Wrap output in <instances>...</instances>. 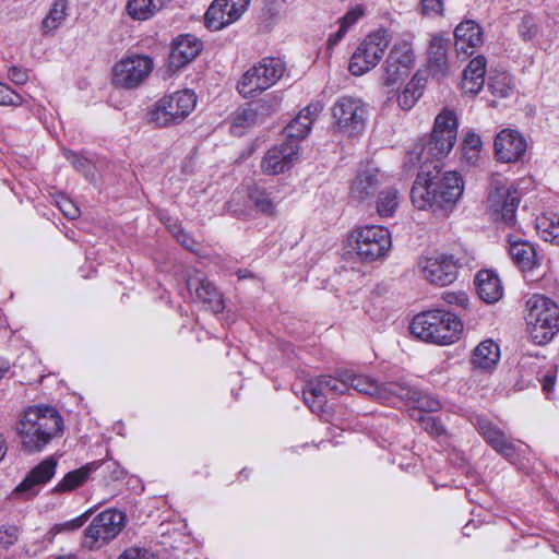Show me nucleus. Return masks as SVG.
Listing matches in <instances>:
<instances>
[{"instance_id":"f257e3e1","label":"nucleus","mask_w":559,"mask_h":559,"mask_svg":"<svg viewBox=\"0 0 559 559\" xmlns=\"http://www.w3.org/2000/svg\"><path fill=\"white\" fill-rule=\"evenodd\" d=\"M463 190V179L456 171L442 173L440 162L424 163L411 190V198L419 210H436L454 204Z\"/></svg>"},{"instance_id":"f03ea898","label":"nucleus","mask_w":559,"mask_h":559,"mask_svg":"<svg viewBox=\"0 0 559 559\" xmlns=\"http://www.w3.org/2000/svg\"><path fill=\"white\" fill-rule=\"evenodd\" d=\"M457 127L455 112L443 109L435 119L429 139L415 144L407 153L408 163L413 165L431 164L447 156L456 142Z\"/></svg>"},{"instance_id":"7ed1b4c3","label":"nucleus","mask_w":559,"mask_h":559,"mask_svg":"<svg viewBox=\"0 0 559 559\" xmlns=\"http://www.w3.org/2000/svg\"><path fill=\"white\" fill-rule=\"evenodd\" d=\"M411 333L426 343L449 345L462 331L460 319L444 310H429L416 314L409 325Z\"/></svg>"},{"instance_id":"20e7f679","label":"nucleus","mask_w":559,"mask_h":559,"mask_svg":"<svg viewBox=\"0 0 559 559\" xmlns=\"http://www.w3.org/2000/svg\"><path fill=\"white\" fill-rule=\"evenodd\" d=\"M525 321L532 341L546 344L559 332V306L544 295H534L526 301Z\"/></svg>"},{"instance_id":"39448f33","label":"nucleus","mask_w":559,"mask_h":559,"mask_svg":"<svg viewBox=\"0 0 559 559\" xmlns=\"http://www.w3.org/2000/svg\"><path fill=\"white\" fill-rule=\"evenodd\" d=\"M286 71L280 58L265 57L249 68L237 83V91L245 98L254 97L275 85Z\"/></svg>"},{"instance_id":"423d86ee","label":"nucleus","mask_w":559,"mask_h":559,"mask_svg":"<svg viewBox=\"0 0 559 559\" xmlns=\"http://www.w3.org/2000/svg\"><path fill=\"white\" fill-rule=\"evenodd\" d=\"M392 34L386 28H378L368 34L350 57L348 69L353 75L359 76L373 69L382 59Z\"/></svg>"},{"instance_id":"0eeeda50","label":"nucleus","mask_w":559,"mask_h":559,"mask_svg":"<svg viewBox=\"0 0 559 559\" xmlns=\"http://www.w3.org/2000/svg\"><path fill=\"white\" fill-rule=\"evenodd\" d=\"M197 105V96L190 90L166 95L155 103L150 120L157 127H168L187 118Z\"/></svg>"},{"instance_id":"6e6552de","label":"nucleus","mask_w":559,"mask_h":559,"mask_svg":"<svg viewBox=\"0 0 559 559\" xmlns=\"http://www.w3.org/2000/svg\"><path fill=\"white\" fill-rule=\"evenodd\" d=\"M350 243L360 260L373 262L388 254L392 240L388 228L379 225H367L352 233Z\"/></svg>"},{"instance_id":"1a4fd4ad","label":"nucleus","mask_w":559,"mask_h":559,"mask_svg":"<svg viewBox=\"0 0 559 559\" xmlns=\"http://www.w3.org/2000/svg\"><path fill=\"white\" fill-rule=\"evenodd\" d=\"M521 194L512 183L497 180L492 183L487 197V211L495 222L512 227L516 223V211Z\"/></svg>"},{"instance_id":"9d476101","label":"nucleus","mask_w":559,"mask_h":559,"mask_svg":"<svg viewBox=\"0 0 559 559\" xmlns=\"http://www.w3.org/2000/svg\"><path fill=\"white\" fill-rule=\"evenodd\" d=\"M126 515L117 510H105L97 514L85 528L82 546L96 550L115 539L124 526Z\"/></svg>"},{"instance_id":"9b49d317","label":"nucleus","mask_w":559,"mask_h":559,"mask_svg":"<svg viewBox=\"0 0 559 559\" xmlns=\"http://www.w3.org/2000/svg\"><path fill=\"white\" fill-rule=\"evenodd\" d=\"M332 117L340 132L357 135L366 128L368 105L360 98L342 96L332 107Z\"/></svg>"},{"instance_id":"f8f14e48","label":"nucleus","mask_w":559,"mask_h":559,"mask_svg":"<svg viewBox=\"0 0 559 559\" xmlns=\"http://www.w3.org/2000/svg\"><path fill=\"white\" fill-rule=\"evenodd\" d=\"M153 67V60L148 56H127L114 66L112 84L126 90L135 88L148 78Z\"/></svg>"},{"instance_id":"ddd939ff","label":"nucleus","mask_w":559,"mask_h":559,"mask_svg":"<svg viewBox=\"0 0 559 559\" xmlns=\"http://www.w3.org/2000/svg\"><path fill=\"white\" fill-rule=\"evenodd\" d=\"M348 391L347 372L342 373V378L331 376H321L310 380L304 390L305 403L313 413L325 412L329 396H336Z\"/></svg>"},{"instance_id":"4468645a","label":"nucleus","mask_w":559,"mask_h":559,"mask_svg":"<svg viewBox=\"0 0 559 559\" xmlns=\"http://www.w3.org/2000/svg\"><path fill=\"white\" fill-rule=\"evenodd\" d=\"M417 266L423 278L432 285L448 286L457 277L459 264L451 254L421 255Z\"/></svg>"},{"instance_id":"2eb2a0df","label":"nucleus","mask_w":559,"mask_h":559,"mask_svg":"<svg viewBox=\"0 0 559 559\" xmlns=\"http://www.w3.org/2000/svg\"><path fill=\"white\" fill-rule=\"evenodd\" d=\"M414 60L412 43L406 39L396 41L384 62L383 84L392 86L403 80L408 74Z\"/></svg>"},{"instance_id":"dca6fc26","label":"nucleus","mask_w":559,"mask_h":559,"mask_svg":"<svg viewBox=\"0 0 559 559\" xmlns=\"http://www.w3.org/2000/svg\"><path fill=\"white\" fill-rule=\"evenodd\" d=\"M250 0H214L205 13V25L219 31L241 17Z\"/></svg>"},{"instance_id":"f3484780","label":"nucleus","mask_w":559,"mask_h":559,"mask_svg":"<svg viewBox=\"0 0 559 559\" xmlns=\"http://www.w3.org/2000/svg\"><path fill=\"white\" fill-rule=\"evenodd\" d=\"M527 142L516 130L503 129L495 138L493 150L497 160L516 163L525 154Z\"/></svg>"},{"instance_id":"a211bd4d","label":"nucleus","mask_w":559,"mask_h":559,"mask_svg":"<svg viewBox=\"0 0 559 559\" xmlns=\"http://www.w3.org/2000/svg\"><path fill=\"white\" fill-rule=\"evenodd\" d=\"M299 146L293 141L284 142L270 148L261 160L265 175H278L288 170L297 158Z\"/></svg>"},{"instance_id":"6ab92c4d","label":"nucleus","mask_w":559,"mask_h":559,"mask_svg":"<svg viewBox=\"0 0 559 559\" xmlns=\"http://www.w3.org/2000/svg\"><path fill=\"white\" fill-rule=\"evenodd\" d=\"M64 423L56 407L37 405V451L63 431Z\"/></svg>"},{"instance_id":"aec40b11","label":"nucleus","mask_w":559,"mask_h":559,"mask_svg":"<svg viewBox=\"0 0 559 559\" xmlns=\"http://www.w3.org/2000/svg\"><path fill=\"white\" fill-rule=\"evenodd\" d=\"M476 428L486 442L500 455L509 461L519 456V451L515 444L510 441L503 430H501L491 420L478 417L476 420Z\"/></svg>"},{"instance_id":"412c9836","label":"nucleus","mask_w":559,"mask_h":559,"mask_svg":"<svg viewBox=\"0 0 559 559\" xmlns=\"http://www.w3.org/2000/svg\"><path fill=\"white\" fill-rule=\"evenodd\" d=\"M348 390L369 395L381 402H393L394 393L399 388V382L378 383L370 377L347 372Z\"/></svg>"},{"instance_id":"4be33fe9","label":"nucleus","mask_w":559,"mask_h":559,"mask_svg":"<svg viewBox=\"0 0 559 559\" xmlns=\"http://www.w3.org/2000/svg\"><path fill=\"white\" fill-rule=\"evenodd\" d=\"M187 289L193 299L214 313L224 310V300L216 287L205 277H189Z\"/></svg>"},{"instance_id":"5701e85b","label":"nucleus","mask_w":559,"mask_h":559,"mask_svg":"<svg viewBox=\"0 0 559 559\" xmlns=\"http://www.w3.org/2000/svg\"><path fill=\"white\" fill-rule=\"evenodd\" d=\"M385 181V175L376 167L360 169L350 185V198L362 202L372 198Z\"/></svg>"},{"instance_id":"b1692460","label":"nucleus","mask_w":559,"mask_h":559,"mask_svg":"<svg viewBox=\"0 0 559 559\" xmlns=\"http://www.w3.org/2000/svg\"><path fill=\"white\" fill-rule=\"evenodd\" d=\"M455 48L459 53H473L484 43L481 26L473 20H464L454 29Z\"/></svg>"},{"instance_id":"393cba45","label":"nucleus","mask_w":559,"mask_h":559,"mask_svg":"<svg viewBox=\"0 0 559 559\" xmlns=\"http://www.w3.org/2000/svg\"><path fill=\"white\" fill-rule=\"evenodd\" d=\"M319 104H311L299 111V114L285 127L284 133L289 141L297 144L299 140L305 139L313 121L320 112Z\"/></svg>"},{"instance_id":"a878e982","label":"nucleus","mask_w":559,"mask_h":559,"mask_svg":"<svg viewBox=\"0 0 559 559\" xmlns=\"http://www.w3.org/2000/svg\"><path fill=\"white\" fill-rule=\"evenodd\" d=\"M201 41L192 35L179 36L170 51V64L175 68H182L191 62L201 51Z\"/></svg>"},{"instance_id":"bb28decb","label":"nucleus","mask_w":559,"mask_h":559,"mask_svg":"<svg viewBox=\"0 0 559 559\" xmlns=\"http://www.w3.org/2000/svg\"><path fill=\"white\" fill-rule=\"evenodd\" d=\"M487 60L478 55L473 58L463 71L461 88L465 94L476 95L485 84Z\"/></svg>"},{"instance_id":"cd10ccee","label":"nucleus","mask_w":559,"mask_h":559,"mask_svg":"<svg viewBox=\"0 0 559 559\" xmlns=\"http://www.w3.org/2000/svg\"><path fill=\"white\" fill-rule=\"evenodd\" d=\"M508 242L509 253L522 271H533L539 265L536 250L531 242L513 236L508 237Z\"/></svg>"},{"instance_id":"c85d7f7f","label":"nucleus","mask_w":559,"mask_h":559,"mask_svg":"<svg viewBox=\"0 0 559 559\" xmlns=\"http://www.w3.org/2000/svg\"><path fill=\"white\" fill-rule=\"evenodd\" d=\"M399 388L401 390H396V393H394V399L405 401L418 411L433 413L441 408L440 401L429 393L418 391L402 383H399Z\"/></svg>"},{"instance_id":"c756f323","label":"nucleus","mask_w":559,"mask_h":559,"mask_svg":"<svg viewBox=\"0 0 559 559\" xmlns=\"http://www.w3.org/2000/svg\"><path fill=\"white\" fill-rule=\"evenodd\" d=\"M476 290L481 300L487 304L499 301L503 295V287L499 276L490 270H480L475 277Z\"/></svg>"},{"instance_id":"7c9ffc66","label":"nucleus","mask_w":559,"mask_h":559,"mask_svg":"<svg viewBox=\"0 0 559 559\" xmlns=\"http://www.w3.org/2000/svg\"><path fill=\"white\" fill-rule=\"evenodd\" d=\"M450 44V38L445 37L444 35L437 34L432 36L428 46L427 56L429 67L433 71L440 72L442 74L445 73L448 68V51Z\"/></svg>"},{"instance_id":"2f4dec72","label":"nucleus","mask_w":559,"mask_h":559,"mask_svg":"<svg viewBox=\"0 0 559 559\" xmlns=\"http://www.w3.org/2000/svg\"><path fill=\"white\" fill-rule=\"evenodd\" d=\"M500 358V349L492 340L481 342L473 352L472 364L475 368L491 370Z\"/></svg>"},{"instance_id":"473e14b6","label":"nucleus","mask_w":559,"mask_h":559,"mask_svg":"<svg viewBox=\"0 0 559 559\" xmlns=\"http://www.w3.org/2000/svg\"><path fill=\"white\" fill-rule=\"evenodd\" d=\"M15 429L23 448L33 452L35 450V406H28L20 415Z\"/></svg>"},{"instance_id":"72a5a7b5","label":"nucleus","mask_w":559,"mask_h":559,"mask_svg":"<svg viewBox=\"0 0 559 559\" xmlns=\"http://www.w3.org/2000/svg\"><path fill=\"white\" fill-rule=\"evenodd\" d=\"M171 0H129L127 3L128 14L138 21H146L153 17Z\"/></svg>"},{"instance_id":"f704fd0d","label":"nucleus","mask_w":559,"mask_h":559,"mask_svg":"<svg viewBox=\"0 0 559 559\" xmlns=\"http://www.w3.org/2000/svg\"><path fill=\"white\" fill-rule=\"evenodd\" d=\"M94 469V464H86L85 466L67 473L63 478L52 488V492L63 493L81 487L86 483Z\"/></svg>"},{"instance_id":"c9c22d12","label":"nucleus","mask_w":559,"mask_h":559,"mask_svg":"<svg viewBox=\"0 0 559 559\" xmlns=\"http://www.w3.org/2000/svg\"><path fill=\"white\" fill-rule=\"evenodd\" d=\"M68 16V1L53 0L48 13L41 22V29L45 34L56 31L62 25Z\"/></svg>"},{"instance_id":"e433bc0d","label":"nucleus","mask_w":559,"mask_h":559,"mask_svg":"<svg viewBox=\"0 0 559 559\" xmlns=\"http://www.w3.org/2000/svg\"><path fill=\"white\" fill-rule=\"evenodd\" d=\"M536 230L547 242L559 246V215L545 214L536 218Z\"/></svg>"},{"instance_id":"4c0bfd02","label":"nucleus","mask_w":559,"mask_h":559,"mask_svg":"<svg viewBox=\"0 0 559 559\" xmlns=\"http://www.w3.org/2000/svg\"><path fill=\"white\" fill-rule=\"evenodd\" d=\"M400 203L399 190L394 187H386L379 191L377 198V213L381 217L394 215Z\"/></svg>"},{"instance_id":"58836bf2","label":"nucleus","mask_w":559,"mask_h":559,"mask_svg":"<svg viewBox=\"0 0 559 559\" xmlns=\"http://www.w3.org/2000/svg\"><path fill=\"white\" fill-rule=\"evenodd\" d=\"M264 103H258L255 107H245L239 109L234 117L231 131L240 134L238 128H249L260 121V112L264 110Z\"/></svg>"},{"instance_id":"ea45409f","label":"nucleus","mask_w":559,"mask_h":559,"mask_svg":"<svg viewBox=\"0 0 559 559\" xmlns=\"http://www.w3.org/2000/svg\"><path fill=\"white\" fill-rule=\"evenodd\" d=\"M418 420L420 421L421 428L428 435L437 439L442 447L450 445V435L439 418L426 414L420 415Z\"/></svg>"},{"instance_id":"a19ab883","label":"nucleus","mask_w":559,"mask_h":559,"mask_svg":"<svg viewBox=\"0 0 559 559\" xmlns=\"http://www.w3.org/2000/svg\"><path fill=\"white\" fill-rule=\"evenodd\" d=\"M424 86L420 79L414 75L397 95V104L403 110H411L423 95Z\"/></svg>"},{"instance_id":"79ce46f5","label":"nucleus","mask_w":559,"mask_h":559,"mask_svg":"<svg viewBox=\"0 0 559 559\" xmlns=\"http://www.w3.org/2000/svg\"><path fill=\"white\" fill-rule=\"evenodd\" d=\"M249 199L254 206L263 214L273 215L276 203L266 189L254 186L249 190Z\"/></svg>"},{"instance_id":"37998d69","label":"nucleus","mask_w":559,"mask_h":559,"mask_svg":"<svg viewBox=\"0 0 559 559\" xmlns=\"http://www.w3.org/2000/svg\"><path fill=\"white\" fill-rule=\"evenodd\" d=\"M59 457V455L53 454L37 464V486L46 485L53 478Z\"/></svg>"},{"instance_id":"c03bdc74","label":"nucleus","mask_w":559,"mask_h":559,"mask_svg":"<svg viewBox=\"0 0 559 559\" xmlns=\"http://www.w3.org/2000/svg\"><path fill=\"white\" fill-rule=\"evenodd\" d=\"M488 87L493 95L499 97H508L513 90L510 76L504 73L490 78Z\"/></svg>"},{"instance_id":"a18cd8bd","label":"nucleus","mask_w":559,"mask_h":559,"mask_svg":"<svg viewBox=\"0 0 559 559\" xmlns=\"http://www.w3.org/2000/svg\"><path fill=\"white\" fill-rule=\"evenodd\" d=\"M518 31L520 37L523 40H532L538 33V25L534 16H532L531 14H525L518 25Z\"/></svg>"},{"instance_id":"49530a36","label":"nucleus","mask_w":559,"mask_h":559,"mask_svg":"<svg viewBox=\"0 0 559 559\" xmlns=\"http://www.w3.org/2000/svg\"><path fill=\"white\" fill-rule=\"evenodd\" d=\"M63 155L76 170L81 171L85 176H87L92 171L93 164L88 158L70 150H66L63 152Z\"/></svg>"},{"instance_id":"de8ad7c7","label":"nucleus","mask_w":559,"mask_h":559,"mask_svg":"<svg viewBox=\"0 0 559 559\" xmlns=\"http://www.w3.org/2000/svg\"><path fill=\"white\" fill-rule=\"evenodd\" d=\"M117 559H158V556L151 548L132 546L124 549Z\"/></svg>"},{"instance_id":"09e8293b","label":"nucleus","mask_w":559,"mask_h":559,"mask_svg":"<svg viewBox=\"0 0 559 559\" xmlns=\"http://www.w3.org/2000/svg\"><path fill=\"white\" fill-rule=\"evenodd\" d=\"M35 487V467L31 468L24 480L16 486L14 495L22 498H32L33 488Z\"/></svg>"},{"instance_id":"8fccbe9b","label":"nucleus","mask_w":559,"mask_h":559,"mask_svg":"<svg viewBox=\"0 0 559 559\" xmlns=\"http://www.w3.org/2000/svg\"><path fill=\"white\" fill-rule=\"evenodd\" d=\"M20 532L14 525H2L0 527V548L8 549L19 539Z\"/></svg>"},{"instance_id":"3c124183","label":"nucleus","mask_w":559,"mask_h":559,"mask_svg":"<svg viewBox=\"0 0 559 559\" xmlns=\"http://www.w3.org/2000/svg\"><path fill=\"white\" fill-rule=\"evenodd\" d=\"M90 513H91L90 511H86L83 514H81L80 516H76L70 521H67V522L60 523V524H56L53 530L56 531V533L62 532V531H69V532L75 531L84 525V523L87 521V519L90 516Z\"/></svg>"},{"instance_id":"603ef678","label":"nucleus","mask_w":559,"mask_h":559,"mask_svg":"<svg viewBox=\"0 0 559 559\" xmlns=\"http://www.w3.org/2000/svg\"><path fill=\"white\" fill-rule=\"evenodd\" d=\"M21 102L22 97L17 93L0 82V105L17 106Z\"/></svg>"},{"instance_id":"864d4df0","label":"nucleus","mask_w":559,"mask_h":559,"mask_svg":"<svg viewBox=\"0 0 559 559\" xmlns=\"http://www.w3.org/2000/svg\"><path fill=\"white\" fill-rule=\"evenodd\" d=\"M365 14V10L362 5L358 4L354 8H352L349 11L346 12V14L340 19L338 23L342 26H346L347 29H349L354 24L357 23V21L362 17Z\"/></svg>"},{"instance_id":"5fc2aeb1","label":"nucleus","mask_w":559,"mask_h":559,"mask_svg":"<svg viewBox=\"0 0 559 559\" xmlns=\"http://www.w3.org/2000/svg\"><path fill=\"white\" fill-rule=\"evenodd\" d=\"M57 206L68 218L74 219L80 215L79 207L68 198L61 197L56 201Z\"/></svg>"},{"instance_id":"6e6d98bb","label":"nucleus","mask_w":559,"mask_h":559,"mask_svg":"<svg viewBox=\"0 0 559 559\" xmlns=\"http://www.w3.org/2000/svg\"><path fill=\"white\" fill-rule=\"evenodd\" d=\"M443 300L449 305H455L463 309H466L469 304L468 296L464 292L445 293L443 294Z\"/></svg>"},{"instance_id":"4d7b16f0","label":"nucleus","mask_w":559,"mask_h":559,"mask_svg":"<svg viewBox=\"0 0 559 559\" xmlns=\"http://www.w3.org/2000/svg\"><path fill=\"white\" fill-rule=\"evenodd\" d=\"M421 11L426 15H438L443 11L442 0H421Z\"/></svg>"},{"instance_id":"13d9d810","label":"nucleus","mask_w":559,"mask_h":559,"mask_svg":"<svg viewBox=\"0 0 559 559\" xmlns=\"http://www.w3.org/2000/svg\"><path fill=\"white\" fill-rule=\"evenodd\" d=\"M8 76L14 84L17 85H22L26 83L28 80L27 71L16 66H12L9 68Z\"/></svg>"},{"instance_id":"bf43d9fd","label":"nucleus","mask_w":559,"mask_h":559,"mask_svg":"<svg viewBox=\"0 0 559 559\" xmlns=\"http://www.w3.org/2000/svg\"><path fill=\"white\" fill-rule=\"evenodd\" d=\"M481 145V139L477 133H475L474 131H467L465 133L462 142V146L464 148L476 150L480 152Z\"/></svg>"},{"instance_id":"052dcab7","label":"nucleus","mask_w":559,"mask_h":559,"mask_svg":"<svg viewBox=\"0 0 559 559\" xmlns=\"http://www.w3.org/2000/svg\"><path fill=\"white\" fill-rule=\"evenodd\" d=\"M171 233L175 235L177 240L187 249L193 250L194 241L176 224L174 226H169Z\"/></svg>"},{"instance_id":"680f3d73","label":"nucleus","mask_w":559,"mask_h":559,"mask_svg":"<svg viewBox=\"0 0 559 559\" xmlns=\"http://www.w3.org/2000/svg\"><path fill=\"white\" fill-rule=\"evenodd\" d=\"M556 382V374L555 372H547L544 374L540 379L543 391L546 393V395L550 399V395L554 391Z\"/></svg>"},{"instance_id":"e2e57ef3","label":"nucleus","mask_w":559,"mask_h":559,"mask_svg":"<svg viewBox=\"0 0 559 559\" xmlns=\"http://www.w3.org/2000/svg\"><path fill=\"white\" fill-rule=\"evenodd\" d=\"M347 32H348V29L346 28V26H342L340 24L338 29L335 33H331L329 35V38H328L329 48L336 46L344 38V36L346 35Z\"/></svg>"},{"instance_id":"0e129e2a","label":"nucleus","mask_w":559,"mask_h":559,"mask_svg":"<svg viewBox=\"0 0 559 559\" xmlns=\"http://www.w3.org/2000/svg\"><path fill=\"white\" fill-rule=\"evenodd\" d=\"M479 151L468 150L462 146V159L471 166H475L479 159Z\"/></svg>"},{"instance_id":"69168bd1","label":"nucleus","mask_w":559,"mask_h":559,"mask_svg":"<svg viewBox=\"0 0 559 559\" xmlns=\"http://www.w3.org/2000/svg\"><path fill=\"white\" fill-rule=\"evenodd\" d=\"M11 370L9 359L0 357V380L4 379Z\"/></svg>"},{"instance_id":"338daca9","label":"nucleus","mask_w":559,"mask_h":559,"mask_svg":"<svg viewBox=\"0 0 559 559\" xmlns=\"http://www.w3.org/2000/svg\"><path fill=\"white\" fill-rule=\"evenodd\" d=\"M7 444H5V440L4 438L2 437V435H0V461L3 459V456L5 455L7 453Z\"/></svg>"},{"instance_id":"774afa93","label":"nucleus","mask_w":559,"mask_h":559,"mask_svg":"<svg viewBox=\"0 0 559 559\" xmlns=\"http://www.w3.org/2000/svg\"><path fill=\"white\" fill-rule=\"evenodd\" d=\"M123 476V471H120L119 474L116 475V479H119Z\"/></svg>"}]
</instances>
